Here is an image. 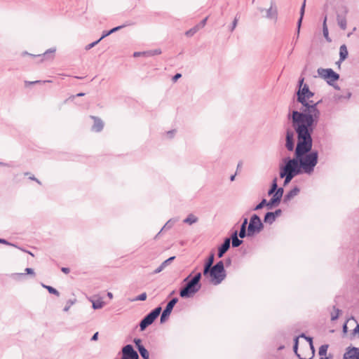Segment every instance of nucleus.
Returning <instances> with one entry per match:
<instances>
[{
  "label": "nucleus",
  "instance_id": "16",
  "mask_svg": "<svg viewBox=\"0 0 359 359\" xmlns=\"http://www.w3.org/2000/svg\"><path fill=\"white\" fill-rule=\"evenodd\" d=\"M348 55L347 47L345 44H342L339 48V60L337 62L340 65V63L344 61Z\"/></svg>",
  "mask_w": 359,
  "mask_h": 359
},
{
  "label": "nucleus",
  "instance_id": "42",
  "mask_svg": "<svg viewBox=\"0 0 359 359\" xmlns=\"http://www.w3.org/2000/svg\"><path fill=\"white\" fill-rule=\"evenodd\" d=\"M207 20H208V17H206L205 18H204L203 20H201L198 25H196V26L198 27V29L203 28L205 24H206V22H207Z\"/></svg>",
  "mask_w": 359,
  "mask_h": 359
},
{
  "label": "nucleus",
  "instance_id": "15",
  "mask_svg": "<svg viewBox=\"0 0 359 359\" xmlns=\"http://www.w3.org/2000/svg\"><path fill=\"white\" fill-rule=\"evenodd\" d=\"M306 1V0H304L303 4H302V5L301 6L300 11H299L300 16H299V20L297 21V38L299 36L300 28H301V26H302V20H303L304 13H305Z\"/></svg>",
  "mask_w": 359,
  "mask_h": 359
},
{
  "label": "nucleus",
  "instance_id": "51",
  "mask_svg": "<svg viewBox=\"0 0 359 359\" xmlns=\"http://www.w3.org/2000/svg\"><path fill=\"white\" fill-rule=\"evenodd\" d=\"M110 34H111L110 32V30L108 32H104L102 36L99 39L101 41L102 39H103L104 38H105L106 36H107Z\"/></svg>",
  "mask_w": 359,
  "mask_h": 359
},
{
  "label": "nucleus",
  "instance_id": "11",
  "mask_svg": "<svg viewBox=\"0 0 359 359\" xmlns=\"http://www.w3.org/2000/svg\"><path fill=\"white\" fill-rule=\"evenodd\" d=\"M266 18L270 20H273L275 22L278 20V9L273 1L271 2L270 8L266 10Z\"/></svg>",
  "mask_w": 359,
  "mask_h": 359
},
{
  "label": "nucleus",
  "instance_id": "36",
  "mask_svg": "<svg viewBox=\"0 0 359 359\" xmlns=\"http://www.w3.org/2000/svg\"><path fill=\"white\" fill-rule=\"evenodd\" d=\"M74 302H75V300H71V299L68 300V301L67 302V304H66V306H65V308L63 309V311H64L65 312L68 311H69V308H70V307H71V306L74 304Z\"/></svg>",
  "mask_w": 359,
  "mask_h": 359
},
{
  "label": "nucleus",
  "instance_id": "41",
  "mask_svg": "<svg viewBox=\"0 0 359 359\" xmlns=\"http://www.w3.org/2000/svg\"><path fill=\"white\" fill-rule=\"evenodd\" d=\"M134 343L135 344V346L136 348L138 349H140V347H142L144 346L142 344V340L140 339H134Z\"/></svg>",
  "mask_w": 359,
  "mask_h": 359
},
{
  "label": "nucleus",
  "instance_id": "3",
  "mask_svg": "<svg viewBox=\"0 0 359 359\" xmlns=\"http://www.w3.org/2000/svg\"><path fill=\"white\" fill-rule=\"evenodd\" d=\"M191 276V274L184 279V282H187V284L180 290V296L182 298H189L198 292L201 288V273H197L192 278L189 280Z\"/></svg>",
  "mask_w": 359,
  "mask_h": 359
},
{
  "label": "nucleus",
  "instance_id": "7",
  "mask_svg": "<svg viewBox=\"0 0 359 359\" xmlns=\"http://www.w3.org/2000/svg\"><path fill=\"white\" fill-rule=\"evenodd\" d=\"M318 74L320 77L326 79L327 83L330 86H334L333 83L339 79V74L330 68H319L318 69Z\"/></svg>",
  "mask_w": 359,
  "mask_h": 359
},
{
  "label": "nucleus",
  "instance_id": "46",
  "mask_svg": "<svg viewBox=\"0 0 359 359\" xmlns=\"http://www.w3.org/2000/svg\"><path fill=\"white\" fill-rule=\"evenodd\" d=\"M334 309L336 311V316H334V314H332V316H331L332 320H337L339 318V313L341 312V310H339V309H336L335 307H334Z\"/></svg>",
  "mask_w": 359,
  "mask_h": 359
},
{
  "label": "nucleus",
  "instance_id": "52",
  "mask_svg": "<svg viewBox=\"0 0 359 359\" xmlns=\"http://www.w3.org/2000/svg\"><path fill=\"white\" fill-rule=\"evenodd\" d=\"M182 77V74H180V73H177L173 77H172V81L174 82H176L180 78Z\"/></svg>",
  "mask_w": 359,
  "mask_h": 359
},
{
  "label": "nucleus",
  "instance_id": "61",
  "mask_svg": "<svg viewBox=\"0 0 359 359\" xmlns=\"http://www.w3.org/2000/svg\"><path fill=\"white\" fill-rule=\"evenodd\" d=\"M141 54H147V53L135 52L133 55L135 57H137V56L140 55Z\"/></svg>",
  "mask_w": 359,
  "mask_h": 359
},
{
  "label": "nucleus",
  "instance_id": "32",
  "mask_svg": "<svg viewBox=\"0 0 359 359\" xmlns=\"http://www.w3.org/2000/svg\"><path fill=\"white\" fill-rule=\"evenodd\" d=\"M327 348H328V345L327 344H324V345H322L320 348H319V355L322 357L323 355H326L327 353Z\"/></svg>",
  "mask_w": 359,
  "mask_h": 359
},
{
  "label": "nucleus",
  "instance_id": "45",
  "mask_svg": "<svg viewBox=\"0 0 359 359\" xmlns=\"http://www.w3.org/2000/svg\"><path fill=\"white\" fill-rule=\"evenodd\" d=\"M299 337H302L306 339L309 342L310 346H312L313 339L311 337H306V334L304 333L301 334Z\"/></svg>",
  "mask_w": 359,
  "mask_h": 359
},
{
  "label": "nucleus",
  "instance_id": "4",
  "mask_svg": "<svg viewBox=\"0 0 359 359\" xmlns=\"http://www.w3.org/2000/svg\"><path fill=\"white\" fill-rule=\"evenodd\" d=\"M226 271L224 269V264L223 261L217 262L212 268L211 271V282L217 285L222 282L226 278Z\"/></svg>",
  "mask_w": 359,
  "mask_h": 359
},
{
  "label": "nucleus",
  "instance_id": "21",
  "mask_svg": "<svg viewBox=\"0 0 359 359\" xmlns=\"http://www.w3.org/2000/svg\"><path fill=\"white\" fill-rule=\"evenodd\" d=\"M275 220L276 217H274L273 212H268L265 214L264 217V222L265 223L271 224L275 222Z\"/></svg>",
  "mask_w": 359,
  "mask_h": 359
},
{
  "label": "nucleus",
  "instance_id": "47",
  "mask_svg": "<svg viewBox=\"0 0 359 359\" xmlns=\"http://www.w3.org/2000/svg\"><path fill=\"white\" fill-rule=\"evenodd\" d=\"M0 243L16 247L15 245L9 243L8 241H6L4 238H0Z\"/></svg>",
  "mask_w": 359,
  "mask_h": 359
},
{
  "label": "nucleus",
  "instance_id": "35",
  "mask_svg": "<svg viewBox=\"0 0 359 359\" xmlns=\"http://www.w3.org/2000/svg\"><path fill=\"white\" fill-rule=\"evenodd\" d=\"M175 223V221L172 220V219H170L168 220L165 224L163 226V227L161 229V231L164 230V229H170L172 228V225L174 224Z\"/></svg>",
  "mask_w": 359,
  "mask_h": 359
},
{
  "label": "nucleus",
  "instance_id": "13",
  "mask_svg": "<svg viewBox=\"0 0 359 359\" xmlns=\"http://www.w3.org/2000/svg\"><path fill=\"white\" fill-rule=\"evenodd\" d=\"M230 248V238H226L224 239L223 243L218 248L217 256L221 258Z\"/></svg>",
  "mask_w": 359,
  "mask_h": 359
},
{
  "label": "nucleus",
  "instance_id": "43",
  "mask_svg": "<svg viewBox=\"0 0 359 359\" xmlns=\"http://www.w3.org/2000/svg\"><path fill=\"white\" fill-rule=\"evenodd\" d=\"M238 236H239L241 238H244L246 236H248V231L245 229H240Z\"/></svg>",
  "mask_w": 359,
  "mask_h": 359
},
{
  "label": "nucleus",
  "instance_id": "33",
  "mask_svg": "<svg viewBox=\"0 0 359 359\" xmlns=\"http://www.w3.org/2000/svg\"><path fill=\"white\" fill-rule=\"evenodd\" d=\"M215 260V255L214 253H211L210 256L208 257L206 262L205 263V265L213 266L212 264L214 263Z\"/></svg>",
  "mask_w": 359,
  "mask_h": 359
},
{
  "label": "nucleus",
  "instance_id": "26",
  "mask_svg": "<svg viewBox=\"0 0 359 359\" xmlns=\"http://www.w3.org/2000/svg\"><path fill=\"white\" fill-rule=\"evenodd\" d=\"M138 351L140 355L142 357V358L149 359V353L144 346L140 347V349H138Z\"/></svg>",
  "mask_w": 359,
  "mask_h": 359
},
{
  "label": "nucleus",
  "instance_id": "56",
  "mask_svg": "<svg viewBox=\"0 0 359 359\" xmlns=\"http://www.w3.org/2000/svg\"><path fill=\"white\" fill-rule=\"evenodd\" d=\"M353 334H358L359 336V324L353 330Z\"/></svg>",
  "mask_w": 359,
  "mask_h": 359
},
{
  "label": "nucleus",
  "instance_id": "1",
  "mask_svg": "<svg viewBox=\"0 0 359 359\" xmlns=\"http://www.w3.org/2000/svg\"><path fill=\"white\" fill-rule=\"evenodd\" d=\"M294 157H285L280 165V177L284 178V186L297 175L303 172L311 174L318 163V152L312 150L313 140L297 137Z\"/></svg>",
  "mask_w": 359,
  "mask_h": 359
},
{
  "label": "nucleus",
  "instance_id": "38",
  "mask_svg": "<svg viewBox=\"0 0 359 359\" xmlns=\"http://www.w3.org/2000/svg\"><path fill=\"white\" fill-rule=\"evenodd\" d=\"M147 297V293L146 292H143V293L140 294V295H138L137 297H136L135 300H136V301H144V300H146Z\"/></svg>",
  "mask_w": 359,
  "mask_h": 359
},
{
  "label": "nucleus",
  "instance_id": "54",
  "mask_svg": "<svg viewBox=\"0 0 359 359\" xmlns=\"http://www.w3.org/2000/svg\"><path fill=\"white\" fill-rule=\"evenodd\" d=\"M351 96V92H347L346 95H343V96H340L339 98L341 99V98H344V99H349Z\"/></svg>",
  "mask_w": 359,
  "mask_h": 359
},
{
  "label": "nucleus",
  "instance_id": "24",
  "mask_svg": "<svg viewBox=\"0 0 359 359\" xmlns=\"http://www.w3.org/2000/svg\"><path fill=\"white\" fill-rule=\"evenodd\" d=\"M298 343H299V337H296L294 339V346H293V351L295 353V355L298 357L299 359H307L304 358H302L301 355L298 353ZM313 356L308 359H312Z\"/></svg>",
  "mask_w": 359,
  "mask_h": 359
},
{
  "label": "nucleus",
  "instance_id": "39",
  "mask_svg": "<svg viewBox=\"0 0 359 359\" xmlns=\"http://www.w3.org/2000/svg\"><path fill=\"white\" fill-rule=\"evenodd\" d=\"M100 41V39H98V40H97V41H94V42H93V43H91L88 44V45L86 46L85 49H86V50H88L91 49L92 48H93L94 46H96V45H97Z\"/></svg>",
  "mask_w": 359,
  "mask_h": 359
},
{
  "label": "nucleus",
  "instance_id": "6",
  "mask_svg": "<svg viewBox=\"0 0 359 359\" xmlns=\"http://www.w3.org/2000/svg\"><path fill=\"white\" fill-rule=\"evenodd\" d=\"M161 311V307L157 306L146 315L140 323V330L144 331L149 325H151L160 315Z\"/></svg>",
  "mask_w": 359,
  "mask_h": 359
},
{
  "label": "nucleus",
  "instance_id": "37",
  "mask_svg": "<svg viewBox=\"0 0 359 359\" xmlns=\"http://www.w3.org/2000/svg\"><path fill=\"white\" fill-rule=\"evenodd\" d=\"M238 21V15H236V16L235 17V18L232 22L231 27H230V32H232L235 29V28L237 26Z\"/></svg>",
  "mask_w": 359,
  "mask_h": 359
},
{
  "label": "nucleus",
  "instance_id": "48",
  "mask_svg": "<svg viewBox=\"0 0 359 359\" xmlns=\"http://www.w3.org/2000/svg\"><path fill=\"white\" fill-rule=\"evenodd\" d=\"M25 271V273L27 274H30V275H32L34 276H35L34 270L32 269H31V268H26Z\"/></svg>",
  "mask_w": 359,
  "mask_h": 359
},
{
  "label": "nucleus",
  "instance_id": "8",
  "mask_svg": "<svg viewBox=\"0 0 359 359\" xmlns=\"http://www.w3.org/2000/svg\"><path fill=\"white\" fill-rule=\"evenodd\" d=\"M294 132L295 130L291 128L286 129L285 131V147L289 151H292L294 148Z\"/></svg>",
  "mask_w": 359,
  "mask_h": 359
},
{
  "label": "nucleus",
  "instance_id": "50",
  "mask_svg": "<svg viewBox=\"0 0 359 359\" xmlns=\"http://www.w3.org/2000/svg\"><path fill=\"white\" fill-rule=\"evenodd\" d=\"M282 213V210L280 209H277L274 212H273V214L274 215V217L276 218L277 217L280 216Z\"/></svg>",
  "mask_w": 359,
  "mask_h": 359
},
{
  "label": "nucleus",
  "instance_id": "9",
  "mask_svg": "<svg viewBox=\"0 0 359 359\" xmlns=\"http://www.w3.org/2000/svg\"><path fill=\"white\" fill-rule=\"evenodd\" d=\"M121 359H139V355L131 344H127L122 348Z\"/></svg>",
  "mask_w": 359,
  "mask_h": 359
},
{
  "label": "nucleus",
  "instance_id": "5",
  "mask_svg": "<svg viewBox=\"0 0 359 359\" xmlns=\"http://www.w3.org/2000/svg\"><path fill=\"white\" fill-rule=\"evenodd\" d=\"M263 229L264 224L260 217L256 214L252 215L248 226V236H252L259 233Z\"/></svg>",
  "mask_w": 359,
  "mask_h": 359
},
{
  "label": "nucleus",
  "instance_id": "28",
  "mask_svg": "<svg viewBox=\"0 0 359 359\" xmlns=\"http://www.w3.org/2000/svg\"><path fill=\"white\" fill-rule=\"evenodd\" d=\"M42 286L46 288L49 293L50 294H53L55 295H56L57 297H59L60 296V292L54 287H51V286H49V285H46L44 284H42Z\"/></svg>",
  "mask_w": 359,
  "mask_h": 359
},
{
  "label": "nucleus",
  "instance_id": "12",
  "mask_svg": "<svg viewBox=\"0 0 359 359\" xmlns=\"http://www.w3.org/2000/svg\"><path fill=\"white\" fill-rule=\"evenodd\" d=\"M344 359H359V348H348L346 352L344 354Z\"/></svg>",
  "mask_w": 359,
  "mask_h": 359
},
{
  "label": "nucleus",
  "instance_id": "64",
  "mask_svg": "<svg viewBox=\"0 0 359 359\" xmlns=\"http://www.w3.org/2000/svg\"><path fill=\"white\" fill-rule=\"evenodd\" d=\"M107 297L109 298V299H112L113 298V294L110 292H107Z\"/></svg>",
  "mask_w": 359,
  "mask_h": 359
},
{
  "label": "nucleus",
  "instance_id": "23",
  "mask_svg": "<svg viewBox=\"0 0 359 359\" xmlns=\"http://www.w3.org/2000/svg\"><path fill=\"white\" fill-rule=\"evenodd\" d=\"M280 203V200L273 196L269 202H267V208L272 209L273 206L278 205Z\"/></svg>",
  "mask_w": 359,
  "mask_h": 359
},
{
  "label": "nucleus",
  "instance_id": "60",
  "mask_svg": "<svg viewBox=\"0 0 359 359\" xmlns=\"http://www.w3.org/2000/svg\"><path fill=\"white\" fill-rule=\"evenodd\" d=\"M276 191H274V189H271V188L269 189V190L268 191V194L270 196V195H273L274 194Z\"/></svg>",
  "mask_w": 359,
  "mask_h": 359
},
{
  "label": "nucleus",
  "instance_id": "30",
  "mask_svg": "<svg viewBox=\"0 0 359 359\" xmlns=\"http://www.w3.org/2000/svg\"><path fill=\"white\" fill-rule=\"evenodd\" d=\"M198 30H199L198 27L196 26H194V27L187 30L185 34H186V36L190 37V36H192L194 34H196Z\"/></svg>",
  "mask_w": 359,
  "mask_h": 359
},
{
  "label": "nucleus",
  "instance_id": "31",
  "mask_svg": "<svg viewBox=\"0 0 359 359\" xmlns=\"http://www.w3.org/2000/svg\"><path fill=\"white\" fill-rule=\"evenodd\" d=\"M284 190L283 188L279 187L278 189L275 191L273 196L278 198L279 200L281 201L283 194Z\"/></svg>",
  "mask_w": 359,
  "mask_h": 359
},
{
  "label": "nucleus",
  "instance_id": "44",
  "mask_svg": "<svg viewBox=\"0 0 359 359\" xmlns=\"http://www.w3.org/2000/svg\"><path fill=\"white\" fill-rule=\"evenodd\" d=\"M278 184H277V178L275 177L271 183V189H274V191H276L278 189Z\"/></svg>",
  "mask_w": 359,
  "mask_h": 359
},
{
  "label": "nucleus",
  "instance_id": "17",
  "mask_svg": "<svg viewBox=\"0 0 359 359\" xmlns=\"http://www.w3.org/2000/svg\"><path fill=\"white\" fill-rule=\"evenodd\" d=\"M175 259V257L173 256V257H169L168 259H167L166 260H165L164 262H163L161 263V264L158 267L156 268L154 271V274H156V273H158L160 272H161L167 266H168L169 264H171V262Z\"/></svg>",
  "mask_w": 359,
  "mask_h": 359
},
{
  "label": "nucleus",
  "instance_id": "19",
  "mask_svg": "<svg viewBox=\"0 0 359 359\" xmlns=\"http://www.w3.org/2000/svg\"><path fill=\"white\" fill-rule=\"evenodd\" d=\"M232 241V247L237 248L243 243V241L238 238V231H235L232 233L230 241Z\"/></svg>",
  "mask_w": 359,
  "mask_h": 359
},
{
  "label": "nucleus",
  "instance_id": "55",
  "mask_svg": "<svg viewBox=\"0 0 359 359\" xmlns=\"http://www.w3.org/2000/svg\"><path fill=\"white\" fill-rule=\"evenodd\" d=\"M304 79L302 77V78H300L299 80V89H302L303 86H304Z\"/></svg>",
  "mask_w": 359,
  "mask_h": 359
},
{
  "label": "nucleus",
  "instance_id": "53",
  "mask_svg": "<svg viewBox=\"0 0 359 359\" xmlns=\"http://www.w3.org/2000/svg\"><path fill=\"white\" fill-rule=\"evenodd\" d=\"M224 264L226 267L229 266L231 264V259L229 257L226 259Z\"/></svg>",
  "mask_w": 359,
  "mask_h": 359
},
{
  "label": "nucleus",
  "instance_id": "58",
  "mask_svg": "<svg viewBox=\"0 0 359 359\" xmlns=\"http://www.w3.org/2000/svg\"><path fill=\"white\" fill-rule=\"evenodd\" d=\"M97 337H98V332H96V333H95V334L93 335V337H92V338H91V340H92V341H95V340H97Z\"/></svg>",
  "mask_w": 359,
  "mask_h": 359
},
{
  "label": "nucleus",
  "instance_id": "63",
  "mask_svg": "<svg viewBox=\"0 0 359 359\" xmlns=\"http://www.w3.org/2000/svg\"><path fill=\"white\" fill-rule=\"evenodd\" d=\"M246 227H247V225H245V224L242 223L241 225L240 229H245V230H246Z\"/></svg>",
  "mask_w": 359,
  "mask_h": 359
},
{
  "label": "nucleus",
  "instance_id": "14",
  "mask_svg": "<svg viewBox=\"0 0 359 359\" xmlns=\"http://www.w3.org/2000/svg\"><path fill=\"white\" fill-rule=\"evenodd\" d=\"M90 118L94 121L92 126V130L95 132H100L104 128V123L99 117L90 116Z\"/></svg>",
  "mask_w": 359,
  "mask_h": 359
},
{
  "label": "nucleus",
  "instance_id": "34",
  "mask_svg": "<svg viewBox=\"0 0 359 359\" xmlns=\"http://www.w3.org/2000/svg\"><path fill=\"white\" fill-rule=\"evenodd\" d=\"M212 268V266L205 264L203 268V275L205 276L210 275V276L211 277Z\"/></svg>",
  "mask_w": 359,
  "mask_h": 359
},
{
  "label": "nucleus",
  "instance_id": "2",
  "mask_svg": "<svg viewBox=\"0 0 359 359\" xmlns=\"http://www.w3.org/2000/svg\"><path fill=\"white\" fill-rule=\"evenodd\" d=\"M313 95L306 83L297 92V101L302 104V107L299 111L292 110L287 115L297 137L313 140L312 133L320 117V111L317 108L319 102L309 100Z\"/></svg>",
  "mask_w": 359,
  "mask_h": 359
},
{
  "label": "nucleus",
  "instance_id": "57",
  "mask_svg": "<svg viewBox=\"0 0 359 359\" xmlns=\"http://www.w3.org/2000/svg\"><path fill=\"white\" fill-rule=\"evenodd\" d=\"M61 270L65 273H69V271H70L69 269V268H66V267H62Z\"/></svg>",
  "mask_w": 359,
  "mask_h": 359
},
{
  "label": "nucleus",
  "instance_id": "10",
  "mask_svg": "<svg viewBox=\"0 0 359 359\" xmlns=\"http://www.w3.org/2000/svg\"><path fill=\"white\" fill-rule=\"evenodd\" d=\"M178 298L174 297L168 302L165 308L163 311L161 316V323H163L170 315L175 305L177 303Z\"/></svg>",
  "mask_w": 359,
  "mask_h": 359
},
{
  "label": "nucleus",
  "instance_id": "22",
  "mask_svg": "<svg viewBox=\"0 0 359 359\" xmlns=\"http://www.w3.org/2000/svg\"><path fill=\"white\" fill-rule=\"evenodd\" d=\"M326 22H327V16L325 17L323 23V36L325 38V39L328 42H330L331 39L329 37L328 28H327Z\"/></svg>",
  "mask_w": 359,
  "mask_h": 359
},
{
  "label": "nucleus",
  "instance_id": "29",
  "mask_svg": "<svg viewBox=\"0 0 359 359\" xmlns=\"http://www.w3.org/2000/svg\"><path fill=\"white\" fill-rule=\"evenodd\" d=\"M264 206L267 207V201L265 198H263L261 202L257 204L254 208L253 210H259L263 208Z\"/></svg>",
  "mask_w": 359,
  "mask_h": 359
},
{
  "label": "nucleus",
  "instance_id": "20",
  "mask_svg": "<svg viewBox=\"0 0 359 359\" xmlns=\"http://www.w3.org/2000/svg\"><path fill=\"white\" fill-rule=\"evenodd\" d=\"M337 20L338 25L342 30H345L346 29V19L344 16L341 15H337Z\"/></svg>",
  "mask_w": 359,
  "mask_h": 359
},
{
  "label": "nucleus",
  "instance_id": "25",
  "mask_svg": "<svg viewBox=\"0 0 359 359\" xmlns=\"http://www.w3.org/2000/svg\"><path fill=\"white\" fill-rule=\"evenodd\" d=\"M198 221V218L192 214L188 215V217L184 220V223L192 224Z\"/></svg>",
  "mask_w": 359,
  "mask_h": 359
},
{
  "label": "nucleus",
  "instance_id": "59",
  "mask_svg": "<svg viewBox=\"0 0 359 359\" xmlns=\"http://www.w3.org/2000/svg\"><path fill=\"white\" fill-rule=\"evenodd\" d=\"M29 179L36 181L38 184H41V182L39 180H37L34 175L29 177Z\"/></svg>",
  "mask_w": 359,
  "mask_h": 359
},
{
  "label": "nucleus",
  "instance_id": "27",
  "mask_svg": "<svg viewBox=\"0 0 359 359\" xmlns=\"http://www.w3.org/2000/svg\"><path fill=\"white\" fill-rule=\"evenodd\" d=\"M104 306V302L102 301L101 299H99L93 302V308L94 309H102Z\"/></svg>",
  "mask_w": 359,
  "mask_h": 359
},
{
  "label": "nucleus",
  "instance_id": "40",
  "mask_svg": "<svg viewBox=\"0 0 359 359\" xmlns=\"http://www.w3.org/2000/svg\"><path fill=\"white\" fill-rule=\"evenodd\" d=\"M161 53V50L160 49H155L153 50H150L147 53V55H160Z\"/></svg>",
  "mask_w": 359,
  "mask_h": 359
},
{
  "label": "nucleus",
  "instance_id": "49",
  "mask_svg": "<svg viewBox=\"0 0 359 359\" xmlns=\"http://www.w3.org/2000/svg\"><path fill=\"white\" fill-rule=\"evenodd\" d=\"M125 26H126V25H121V26H118V27H114V28H112L111 29H110V32H111V34H112V33H114V32H116V31H118V30H119V29H122V28H123V27H124Z\"/></svg>",
  "mask_w": 359,
  "mask_h": 359
},
{
  "label": "nucleus",
  "instance_id": "62",
  "mask_svg": "<svg viewBox=\"0 0 359 359\" xmlns=\"http://www.w3.org/2000/svg\"><path fill=\"white\" fill-rule=\"evenodd\" d=\"M248 218H246V217L243 218V224L248 225Z\"/></svg>",
  "mask_w": 359,
  "mask_h": 359
},
{
  "label": "nucleus",
  "instance_id": "18",
  "mask_svg": "<svg viewBox=\"0 0 359 359\" xmlns=\"http://www.w3.org/2000/svg\"><path fill=\"white\" fill-rule=\"evenodd\" d=\"M299 191L300 189L297 187H294L285 195L284 202L290 201L292 198L296 196L299 193Z\"/></svg>",
  "mask_w": 359,
  "mask_h": 359
}]
</instances>
